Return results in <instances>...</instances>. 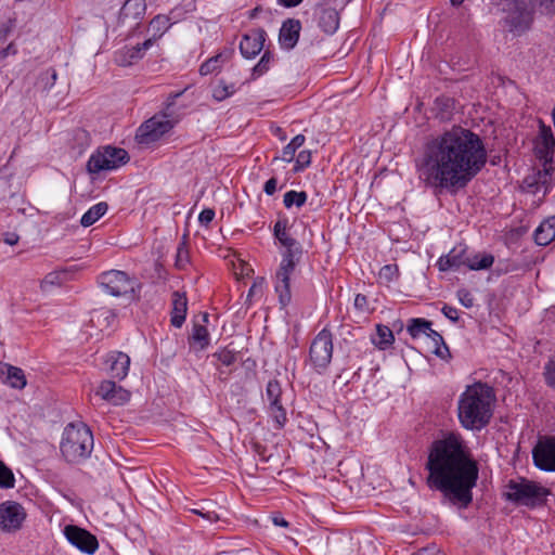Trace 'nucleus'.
<instances>
[{
	"label": "nucleus",
	"instance_id": "f257e3e1",
	"mask_svg": "<svg viewBox=\"0 0 555 555\" xmlns=\"http://www.w3.org/2000/svg\"><path fill=\"white\" fill-rule=\"evenodd\" d=\"M488 152L481 137L461 126L427 140L415 160L426 186L455 192L464 189L485 168Z\"/></svg>",
	"mask_w": 555,
	"mask_h": 555
},
{
	"label": "nucleus",
	"instance_id": "f03ea898",
	"mask_svg": "<svg viewBox=\"0 0 555 555\" xmlns=\"http://www.w3.org/2000/svg\"><path fill=\"white\" fill-rule=\"evenodd\" d=\"M426 482L454 505L467 508L473 502L479 468L460 434L450 433L431 442L425 465Z\"/></svg>",
	"mask_w": 555,
	"mask_h": 555
},
{
	"label": "nucleus",
	"instance_id": "7ed1b4c3",
	"mask_svg": "<svg viewBox=\"0 0 555 555\" xmlns=\"http://www.w3.org/2000/svg\"><path fill=\"white\" fill-rule=\"evenodd\" d=\"M495 396L492 387L475 383L466 387L457 402V417L463 428L481 430L491 421Z\"/></svg>",
	"mask_w": 555,
	"mask_h": 555
},
{
	"label": "nucleus",
	"instance_id": "20e7f679",
	"mask_svg": "<svg viewBox=\"0 0 555 555\" xmlns=\"http://www.w3.org/2000/svg\"><path fill=\"white\" fill-rule=\"evenodd\" d=\"M93 446V434L86 424L70 423L64 428L60 450L68 463H79L88 459Z\"/></svg>",
	"mask_w": 555,
	"mask_h": 555
},
{
	"label": "nucleus",
	"instance_id": "39448f33",
	"mask_svg": "<svg viewBox=\"0 0 555 555\" xmlns=\"http://www.w3.org/2000/svg\"><path fill=\"white\" fill-rule=\"evenodd\" d=\"M505 488L504 498L508 502L529 508L545 505L551 494L550 489L524 477L509 480Z\"/></svg>",
	"mask_w": 555,
	"mask_h": 555
},
{
	"label": "nucleus",
	"instance_id": "423d86ee",
	"mask_svg": "<svg viewBox=\"0 0 555 555\" xmlns=\"http://www.w3.org/2000/svg\"><path fill=\"white\" fill-rule=\"evenodd\" d=\"M284 248L282 260L274 278V289L282 307H286L291 302V276L302 256L301 244Z\"/></svg>",
	"mask_w": 555,
	"mask_h": 555
},
{
	"label": "nucleus",
	"instance_id": "0eeeda50",
	"mask_svg": "<svg viewBox=\"0 0 555 555\" xmlns=\"http://www.w3.org/2000/svg\"><path fill=\"white\" fill-rule=\"evenodd\" d=\"M534 11L535 8L531 0H506L503 7L504 27L515 36L522 35L530 29Z\"/></svg>",
	"mask_w": 555,
	"mask_h": 555
},
{
	"label": "nucleus",
	"instance_id": "6e6552de",
	"mask_svg": "<svg viewBox=\"0 0 555 555\" xmlns=\"http://www.w3.org/2000/svg\"><path fill=\"white\" fill-rule=\"evenodd\" d=\"M129 159V154L125 149L106 145L91 154L87 163V170L91 175L115 170L126 165Z\"/></svg>",
	"mask_w": 555,
	"mask_h": 555
},
{
	"label": "nucleus",
	"instance_id": "1a4fd4ad",
	"mask_svg": "<svg viewBox=\"0 0 555 555\" xmlns=\"http://www.w3.org/2000/svg\"><path fill=\"white\" fill-rule=\"evenodd\" d=\"M333 349V334L325 327L314 336L309 348V361L317 373L323 374L327 370Z\"/></svg>",
	"mask_w": 555,
	"mask_h": 555
},
{
	"label": "nucleus",
	"instance_id": "9d476101",
	"mask_svg": "<svg viewBox=\"0 0 555 555\" xmlns=\"http://www.w3.org/2000/svg\"><path fill=\"white\" fill-rule=\"evenodd\" d=\"M175 126L165 113H158L145 120L137 130L135 141L141 145H150L160 140Z\"/></svg>",
	"mask_w": 555,
	"mask_h": 555
},
{
	"label": "nucleus",
	"instance_id": "9b49d317",
	"mask_svg": "<svg viewBox=\"0 0 555 555\" xmlns=\"http://www.w3.org/2000/svg\"><path fill=\"white\" fill-rule=\"evenodd\" d=\"M100 285L112 296L119 297L133 291V281L119 270L103 272L99 276Z\"/></svg>",
	"mask_w": 555,
	"mask_h": 555
},
{
	"label": "nucleus",
	"instance_id": "f8f14e48",
	"mask_svg": "<svg viewBox=\"0 0 555 555\" xmlns=\"http://www.w3.org/2000/svg\"><path fill=\"white\" fill-rule=\"evenodd\" d=\"M63 533L66 540L80 552L92 555L99 548V541L90 531L76 525H66Z\"/></svg>",
	"mask_w": 555,
	"mask_h": 555
},
{
	"label": "nucleus",
	"instance_id": "ddd939ff",
	"mask_svg": "<svg viewBox=\"0 0 555 555\" xmlns=\"http://www.w3.org/2000/svg\"><path fill=\"white\" fill-rule=\"evenodd\" d=\"M26 519L25 508L15 501L0 503V529L5 532H15L22 528Z\"/></svg>",
	"mask_w": 555,
	"mask_h": 555
},
{
	"label": "nucleus",
	"instance_id": "4468645a",
	"mask_svg": "<svg viewBox=\"0 0 555 555\" xmlns=\"http://www.w3.org/2000/svg\"><path fill=\"white\" fill-rule=\"evenodd\" d=\"M534 465L544 472H555V436L539 439L532 450Z\"/></svg>",
	"mask_w": 555,
	"mask_h": 555
},
{
	"label": "nucleus",
	"instance_id": "2eb2a0df",
	"mask_svg": "<svg viewBox=\"0 0 555 555\" xmlns=\"http://www.w3.org/2000/svg\"><path fill=\"white\" fill-rule=\"evenodd\" d=\"M146 12L145 0H126L120 9L118 23L135 29L140 26Z\"/></svg>",
	"mask_w": 555,
	"mask_h": 555
},
{
	"label": "nucleus",
	"instance_id": "dca6fc26",
	"mask_svg": "<svg viewBox=\"0 0 555 555\" xmlns=\"http://www.w3.org/2000/svg\"><path fill=\"white\" fill-rule=\"evenodd\" d=\"M555 138L552 129L541 124L534 146V154L541 164H554Z\"/></svg>",
	"mask_w": 555,
	"mask_h": 555
},
{
	"label": "nucleus",
	"instance_id": "f3484780",
	"mask_svg": "<svg viewBox=\"0 0 555 555\" xmlns=\"http://www.w3.org/2000/svg\"><path fill=\"white\" fill-rule=\"evenodd\" d=\"M153 46V39H146L142 43L132 47L125 46L117 50L114 55L115 63L118 66H131L145 55V52Z\"/></svg>",
	"mask_w": 555,
	"mask_h": 555
},
{
	"label": "nucleus",
	"instance_id": "a211bd4d",
	"mask_svg": "<svg viewBox=\"0 0 555 555\" xmlns=\"http://www.w3.org/2000/svg\"><path fill=\"white\" fill-rule=\"evenodd\" d=\"M468 260V248L464 244L454 246L447 255H442L437 260V267L440 271H457L466 267Z\"/></svg>",
	"mask_w": 555,
	"mask_h": 555
},
{
	"label": "nucleus",
	"instance_id": "6ab92c4d",
	"mask_svg": "<svg viewBox=\"0 0 555 555\" xmlns=\"http://www.w3.org/2000/svg\"><path fill=\"white\" fill-rule=\"evenodd\" d=\"M267 33L262 28L253 29L243 35L240 51L246 59L255 57L263 49Z\"/></svg>",
	"mask_w": 555,
	"mask_h": 555
},
{
	"label": "nucleus",
	"instance_id": "aec40b11",
	"mask_svg": "<svg viewBox=\"0 0 555 555\" xmlns=\"http://www.w3.org/2000/svg\"><path fill=\"white\" fill-rule=\"evenodd\" d=\"M541 165L542 169L538 170L531 176H528L524 182L528 188H534V190H532L533 193H539L542 191L543 194H546L552 186L555 164Z\"/></svg>",
	"mask_w": 555,
	"mask_h": 555
},
{
	"label": "nucleus",
	"instance_id": "412c9836",
	"mask_svg": "<svg viewBox=\"0 0 555 555\" xmlns=\"http://www.w3.org/2000/svg\"><path fill=\"white\" fill-rule=\"evenodd\" d=\"M96 395L114 405H122L130 400V392L113 380L101 382Z\"/></svg>",
	"mask_w": 555,
	"mask_h": 555
},
{
	"label": "nucleus",
	"instance_id": "4be33fe9",
	"mask_svg": "<svg viewBox=\"0 0 555 555\" xmlns=\"http://www.w3.org/2000/svg\"><path fill=\"white\" fill-rule=\"evenodd\" d=\"M300 30L301 23L299 20L287 18L284 21L279 34L281 47L286 50L293 49L298 42Z\"/></svg>",
	"mask_w": 555,
	"mask_h": 555
},
{
	"label": "nucleus",
	"instance_id": "5701e85b",
	"mask_svg": "<svg viewBox=\"0 0 555 555\" xmlns=\"http://www.w3.org/2000/svg\"><path fill=\"white\" fill-rule=\"evenodd\" d=\"M108 371L113 378L124 379L129 372L130 358L121 351H112L106 357Z\"/></svg>",
	"mask_w": 555,
	"mask_h": 555
},
{
	"label": "nucleus",
	"instance_id": "b1692460",
	"mask_svg": "<svg viewBox=\"0 0 555 555\" xmlns=\"http://www.w3.org/2000/svg\"><path fill=\"white\" fill-rule=\"evenodd\" d=\"M188 298L185 293L176 291L171 296L170 323L173 327L180 328L186 318Z\"/></svg>",
	"mask_w": 555,
	"mask_h": 555
},
{
	"label": "nucleus",
	"instance_id": "393cba45",
	"mask_svg": "<svg viewBox=\"0 0 555 555\" xmlns=\"http://www.w3.org/2000/svg\"><path fill=\"white\" fill-rule=\"evenodd\" d=\"M318 25L328 35H333L339 26V14L333 8H321L318 11Z\"/></svg>",
	"mask_w": 555,
	"mask_h": 555
},
{
	"label": "nucleus",
	"instance_id": "a878e982",
	"mask_svg": "<svg viewBox=\"0 0 555 555\" xmlns=\"http://www.w3.org/2000/svg\"><path fill=\"white\" fill-rule=\"evenodd\" d=\"M233 54V49H223L218 54L209 57L199 67V74L202 76L210 75L218 72L221 66L227 63Z\"/></svg>",
	"mask_w": 555,
	"mask_h": 555
},
{
	"label": "nucleus",
	"instance_id": "bb28decb",
	"mask_svg": "<svg viewBox=\"0 0 555 555\" xmlns=\"http://www.w3.org/2000/svg\"><path fill=\"white\" fill-rule=\"evenodd\" d=\"M555 240V216L546 218L534 231V241L540 246H546Z\"/></svg>",
	"mask_w": 555,
	"mask_h": 555
},
{
	"label": "nucleus",
	"instance_id": "cd10ccee",
	"mask_svg": "<svg viewBox=\"0 0 555 555\" xmlns=\"http://www.w3.org/2000/svg\"><path fill=\"white\" fill-rule=\"evenodd\" d=\"M189 344L196 351H202L209 346L210 336L205 324H193L192 333L189 337Z\"/></svg>",
	"mask_w": 555,
	"mask_h": 555
},
{
	"label": "nucleus",
	"instance_id": "c85d7f7f",
	"mask_svg": "<svg viewBox=\"0 0 555 555\" xmlns=\"http://www.w3.org/2000/svg\"><path fill=\"white\" fill-rule=\"evenodd\" d=\"M273 235L280 242L283 247H292L300 244L295 240L288 232V220L286 218H280L273 228Z\"/></svg>",
	"mask_w": 555,
	"mask_h": 555
},
{
	"label": "nucleus",
	"instance_id": "c756f323",
	"mask_svg": "<svg viewBox=\"0 0 555 555\" xmlns=\"http://www.w3.org/2000/svg\"><path fill=\"white\" fill-rule=\"evenodd\" d=\"M373 345L380 350H385L395 341L392 331L383 324L376 325V333L371 338Z\"/></svg>",
	"mask_w": 555,
	"mask_h": 555
},
{
	"label": "nucleus",
	"instance_id": "7c9ffc66",
	"mask_svg": "<svg viewBox=\"0 0 555 555\" xmlns=\"http://www.w3.org/2000/svg\"><path fill=\"white\" fill-rule=\"evenodd\" d=\"M108 209V205L105 202H100L91 206L81 217L80 224L85 228L94 224L101 217H103Z\"/></svg>",
	"mask_w": 555,
	"mask_h": 555
},
{
	"label": "nucleus",
	"instance_id": "2f4dec72",
	"mask_svg": "<svg viewBox=\"0 0 555 555\" xmlns=\"http://www.w3.org/2000/svg\"><path fill=\"white\" fill-rule=\"evenodd\" d=\"M116 320V314L107 308L94 310L91 314L90 321L101 328H107L113 325Z\"/></svg>",
	"mask_w": 555,
	"mask_h": 555
},
{
	"label": "nucleus",
	"instance_id": "473e14b6",
	"mask_svg": "<svg viewBox=\"0 0 555 555\" xmlns=\"http://www.w3.org/2000/svg\"><path fill=\"white\" fill-rule=\"evenodd\" d=\"M269 414L272 417L275 428L281 429L287 423L286 409L283 406L281 399L272 401L268 405Z\"/></svg>",
	"mask_w": 555,
	"mask_h": 555
},
{
	"label": "nucleus",
	"instance_id": "72a5a7b5",
	"mask_svg": "<svg viewBox=\"0 0 555 555\" xmlns=\"http://www.w3.org/2000/svg\"><path fill=\"white\" fill-rule=\"evenodd\" d=\"M494 262V257L491 254H475L468 255L466 268L469 270H485L489 269Z\"/></svg>",
	"mask_w": 555,
	"mask_h": 555
},
{
	"label": "nucleus",
	"instance_id": "f704fd0d",
	"mask_svg": "<svg viewBox=\"0 0 555 555\" xmlns=\"http://www.w3.org/2000/svg\"><path fill=\"white\" fill-rule=\"evenodd\" d=\"M426 335L433 340L435 345L434 353L442 360H448L451 354L449 347L443 340V337L431 327L430 330H427Z\"/></svg>",
	"mask_w": 555,
	"mask_h": 555
},
{
	"label": "nucleus",
	"instance_id": "c9c22d12",
	"mask_svg": "<svg viewBox=\"0 0 555 555\" xmlns=\"http://www.w3.org/2000/svg\"><path fill=\"white\" fill-rule=\"evenodd\" d=\"M170 27V20L167 15L158 14L150 22V30L153 31V43L159 39Z\"/></svg>",
	"mask_w": 555,
	"mask_h": 555
},
{
	"label": "nucleus",
	"instance_id": "e433bc0d",
	"mask_svg": "<svg viewBox=\"0 0 555 555\" xmlns=\"http://www.w3.org/2000/svg\"><path fill=\"white\" fill-rule=\"evenodd\" d=\"M7 383L16 389H23L26 386V377L22 369L8 365Z\"/></svg>",
	"mask_w": 555,
	"mask_h": 555
},
{
	"label": "nucleus",
	"instance_id": "4c0bfd02",
	"mask_svg": "<svg viewBox=\"0 0 555 555\" xmlns=\"http://www.w3.org/2000/svg\"><path fill=\"white\" fill-rule=\"evenodd\" d=\"M306 138L304 134H297L293 140L283 147L281 153V159L284 162H292L295 157L296 151L305 143Z\"/></svg>",
	"mask_w": 555,
	"mask_h": 555
},
{
	"label": "nucleus",
	"instance_id": "58836bf2",
	"mask_svg": "<svg viewBox=\"0 0 555 555\" xmlns=\"http://www.w3.org/2000/svg\"><path fill=\"white\" fill-rule=\"evenodd\" d=\"M56 78V70L54 68H48L39 74L35 85L42 91H47L55 85Z\"/></svg>",
	"mask_w": 555,
	"mask_h": 555
},
{
	"label": "nucleus",
	"instance_id": "ea45409f",
	"mask_svg": "<svg viewBox=\"0 0 555 555\" xmlns=\"http://www.w3.org/2000/svg\"><path fill=\"white\" fill-rule=\"evenodd\" d=\"M431 322L425 319L415 318L411 319L408 325V333L413 338L420 337L422 334H426L427 330H430Z\"/></svg>",
	"mask_w": 555,
	"mask_h": 555
},
{
	"label": "nucleus",
	"instance_id": "a19ab883",
	"mask_svg": "<svg viewBox=\"0 0 555 555\" xmlns=\"http://www.w3.org/2000/svg\"><path fill=\"white\" fill-rule=\"evenodd\" d=\"M307 193L305 191H288L284 194L283 197V204L286 208H291L292 206H296L297 208H300L304 206L307 202Z\"/></svg>",
	"mask_w": 555,
	"mask_h": 555
},
{
	"label": "nucleus",
	"instance_id": "79ce46f5",
	"mask_svg": "<svg viewBox=\"0 0 555 555\" xmlns=\"http://www.w3.org/2000/svg\"><path fill=\"white\" fill-rule=\"evenodd\" d=\"M236 89L234 83H227L224 80H220L212 89V98L221 102L235 93Z\"/></svg>",
	"mask_w": 555,
	"mask_h": 555
},
{
	"label": "nucleus",
	"instance_id": "37998d69",
	"mask_svg": "<svg viewBox=\"0 0 555 555\" xmlns=\"http://www.w3.org/2000/svg\"><path fill=\"white\" fill-rule=\"evenodd\" d=\"M190 262V251L185 242V235L183 236V241L179 243L176 255V267L179 269H184L186 264Z\"/></svg>",
	"mask_w": 555,
	"mask_h": 555
},
{
	"label": "nucleus",
	"instance_id": "c03bdc74",
	"mask_svg": "<svg viewBox=\"0 0 555 555\" xmlns=\"http://www.w3.org/2000/svg\"><path fill=\"white\" fill-rule=\"evenodd\" d=\"M272 61L273 54L270 51H266L260 57L259 62L254 66L253 76L256 78L267 73Z\"/></svg>",
	"mask_w": 555,
	"mask_h": 555
},
{
	"label": "nucleus",
	"instance_id": "a18cd8bd",
	"mask_svg": "<svg viewBox=\"0 0 555 555\" xmlns=\"http://www.w3.org/2000/svg\"><path fill=\"white\" fill-rule=\"evenodd\" d=\"M15 485L13 472L0 461V488L10 489Z\"/></svg>",
	"mask_w": 555,
	"mask_h": 555
},
{
	"label": "nucleus",
	"instance_id": "49530a36",
	"mask_svg": "<svg viewBox=\"0 0 555 555\" xmlns=\"http://www.w3.org/2000/svg\"><path fill=\"white\" fill-rule=\"evenodd\" d=\"M282 397V387L279 380L271 379L269 380L266 388V400L268 403L279 400Z\"/></svg>",
	"mask_w": 555,
	"mask_h": 555
},
{
	"label": "nucleus",
	"instance_id": "de8ad7c7",
	"mask_svg": "<svg viewBox=\"0 0 555 555\" xmlns=\"http://www.w3.org/2000/svg\"><path fill=\"white\" fill-rule=\"evenodd\" d=\"M215 357L225 366H231L237 361V352L229 348L219 350Z\"/></svg>",
	"mask_w": 555,
	"mask_h": 555
},
{
	"label": "nucleus",
	"instance_id": "09e8293b",
	"mask_svg": "<svg viewBox=\"0 0 555 555\" xmlns=\"http://www.w3.org/2000/svg\"><path fill=\"white\" fill-rule=\"evenodd\" d=\"M543 376L545 384L555 390V356L545 363Z\"/></svg>",
	"mask_w": 555,
	"mask_h": 555
},
{
	"label": "nucleus",
	"instance_id": "8fccbe9b",
	"mask_svg": "<svg viewBox=\"0 0 555 555\" xmlns=\"http://www.w3.org/2000/svg\"><path fill=\"white\" fill-rule=\"evenodd\" d=\"M310 164H311V152L304 150V151L299 152V154L296 157V164L294 167V171L295 172L302 171Z\"/></svg>",
	"mask_w": 555,
	"mask_h": 555
},
{
	"label": "nucleus",
	"instance_id": "3c124183",
	"mask_svg": "<svg viewBox=\"0 0 555 555\" xmlns=\"http://www.w3.org/2000/svg\"><path fill=\"white\" fill-rule=\"evenodd\" d=\"M542 14H555V0H531Z\"/></svg>",
	"mask_w": 555,
	"mask_h": 555
},
{
	"label": "nucleus",
	"instance_id": "603ef678",
	"mask_svg": "<svg viewBox=\"0 0 555 555\" xmlns=\"http://www.w3.org/2000/svg\"><path fill=\"white\" fill-rule=\"evenodd\" d=\"M61 284V278L56 272L48 273L41 281L40 287L42 291H47L50 286H55Z\"/></svg>",
	"mask_w": 555,
	"mask_h": 555
},
{
	"label": "nucleus",
	"instance_id": "864d4df0",
	"mask_svg": "<svg viewBox=\"0 0 555 555\" xmlns=\"http://www.w3.org/2000/svg\"><path fill=\"white\" fill-rule=\"evenodd\" d=\"M459 301L465 307V308H472L475 302V298L472 295V293L465 288H461L456 293Z\"/></svg>",
	"mask_w": 555,
	"mask_h": 555
},
{
	"label": "nucleus",
	"instance_id": "5fc2aeb1",
	"mask_svg": "<svg viewBox=\"0 0 555 555\" xmlns=\"http://www.w3.org/2000/svg\"><path fill=\"white\" fill-rule=\"evenodd\" d=\"M354 308L360 312H367L370 310L367 298L363 294H357L354 297Z\"/></svg>",
	"mask_w": 555,
	"mask_h": 555
},
{
	"label": "nucleus",
	"instance_id": "6e6d98bb",
	"mask_svg": "<svg viewBox=\"0 0 555 555\" xmlns=\"http://www.w3.org/2000/svg\"><path fill=\"white\" fill-rule=\"evenodd\" d=\"M215 211L210 208L203 209L198 216V221L202 225L208 227V224L214 220Z\"/></svg>",
	"mask_w": 555,
	"mask_h": 555
},
{
	"label": "nucleus",
	"instance_id": "4d7b16f0",
	"mask_svg": "<svg viewBox=\"0 0 555 555\" xmlns=\"http://www.w3.org/2000/svg\"><path fill=\"white\" fill-rule=\"evenodd\" d=\"M441 312L443 313V315L446 318H448L450 321L452 322H457L459 321V310L452 306H449V305H443V307L441 308Z\"/></svg>",
	"mask_w": 555,
	"mask_h": 555
},
{
	"label": "nucleus",
	"instance_id": "13d9d810",
	"mask_svg": "<svg viewBox=\"0 0 555 555\" xmlns=\"http://www.w3.org/2000/svg\"><path fill=\"white\" fill-rule=\"evenodd\" d=\"M13 27H14V25H13L12 21H8L7 23L1 25V27H0V43H5L10 34L13 30Z\"/></svg>",
	"mask_w": 555,
	"mask_h": 555
},
{
	"label": "nucleus",
	"instance_id": "bf43d9fd",
	"mask_svg": "<svg viewBox=\"0 0 555 555\" xmlns=\"http://www.w3.org/2000/svg\"><path fill=\"white\" fill-rule=\"evenodd\" d=\"M278 180L275 178H270L263 186V191L267 195H273L276 191Z\"/></svg>",
	"mask_w": 555,
	"mask_h": 555
},
{
	"label": "nucleus",
	"instance_id": "052dcab7",
	"mask_svg": "<svg viewBox=\"0 0 555 555\" xmlns=\"http://www.w3.org/2000/svg\"><path fill=\"white\" fill-rule=\"evenodd\" d=\"M20 236L13 232H7L3 236V242L10 246H14L18 243Z\"/></svg>",
	"mask_w": 555,
	"mask_h": 555
},
{
	"label": "nucleus",
	"instance_id": "680f3d73",
	"mask_svg": "<svg viewBox=\"0 0 555 555\" xmlns=\"http://www.w3.org/2000/svg\"><path fill=\"white\" fill-rule=\"evenodd\" d=\"M16 52H17L16 48L11 42L5 48H2L0 50V59H5L9 55H14V54H16Z\"/></svg>",
	"mask_w": 555,
	"mask_h": 555
},
{
	"label": "nucleus",
	"instance_id": "e2e57ef3",
	"mask_svg": "<svg viewBox=\"0 0 555 555\" xmlns=\"http://www.w3.org/2000/svg\"><path fill=\"white\" fill-rule=\"evenodd\" d=\"M272 521L275 526H279V527H283V528H287L289 526L288 521L286 519H284L282 516L280 515H275L272 517Z\"/></svg>",
	"mask_w": 555,
	"mask_h": 555
},
{
	"label": "nucleus",
	"instance_id": "0e129e2a",
	"mask_svg": "<svg viewBox=\"0 0 555 555\" xmlns=\"http://www.w3.org/2000/svg\"><path fill=\"white\" fill-rule=\"evenodd\" d=\"M302 0H279V3L285 8H293L301 3Z\"/></svg>",
	"mask_w": 555,
	"mask_h": 555
},
{
	"label": "nucleus",
	"instance_id": "69168bd1",
	"mask_svg": "<svg viewBox=\"0 0 555 555\" xmlns=\"http://www.w3.org/2000/svg\"><path fill=\"white\" fill-rule=\"evenodd\" d=\"M464 2V0H451L452 5H461Z\"/></svg>",
	"mask_w": 555,
	"mask_h": 555
},
{
	"label": "nucleus",
	"instance_id": "338daca9",
	"mask_svg": "<svg viewBox=\"0 0 555 555\" xmlns=\"http://www.w3.org/2000/svg\"><path fill=\"white\" fill-rule=\"evenodd\" d=\"M208 318H209L208 313H204V314L202 315V320H203V322H204V323H208Z\"/></svg>",
	"mask_w": 555,
	"mask_h": 555
}]
</instances>
